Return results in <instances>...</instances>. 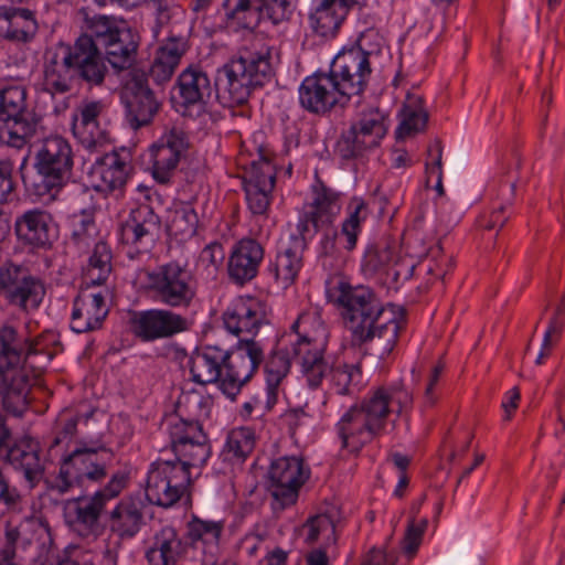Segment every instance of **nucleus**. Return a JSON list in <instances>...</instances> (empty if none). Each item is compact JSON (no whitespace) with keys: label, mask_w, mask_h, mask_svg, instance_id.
I'll return each mask as SVG.
<instances>
[{"label":"nucleus","mask_w":565,"mask_h":565,"mask_svg":"<svg viewBox=\"0 0 565 565\" xmlns=\"http://www.w3.org/2000/svg\"><path fill=\"white\" fill-rule=\"evenodd\" d=\"M255 447L254 431L248 427L233 429L226 441V450L238 459L246 458Z\"/></svg>","instance_id":"54"},{"label":"nucleus","mask_w":565,"mask_h":565,"mask_svg":"<svg viewBox=\"0 0 565 565\" xmlns=\"http://www.w3.org/2000/svg\"><path fill=\"white\" fill-rule=\"evenodd\" d=\"M109 287L99 289L83 287L73 303L71 328L77 333L90 332L102 327L108 315Z\"/></svg>","instance_id":"22"},{"label":"nucleus","mask_w":565,"mask_h":565,"mask_svg":"<svg viewBox=\"0 0 565 565\" xmlns=\"http://www.w3.org/2000/svg\"><path fill=\"white\" fill-rule=\"evenodd\" d=\"M109 529L120 539H131L141 529L143 523V503L134 497L121 499L110 511Z\"/></svg>","instance_id":"36"},{"label":"nucleus","mask_w":565,"mask_h":565,"mask_svg":"<svg viewBox=\"0 0 565 565\" xmlns=\"http://www.w3.org/2000/svg\"><path fill=\"white\" fill-rule=\"evenodd\" d=\"M339 512L331 509L310 516L300 527V536L307 545L330 547L337 542L335 525Z\"/></svg>","instance_id":"42"},{"label":"nucleus","mask_w":565,"mask_h":565,"mask_svg":"<svg viewBox=\"0 0 565 565\" xmlns=\"http://www.w3.org/2000/svg\"><path fill=\"white\" fill-rule=\"evenodd\" d=\"M188 147L184 130L173 126L150 148L152 175L158 182L166 184L170 181Z\"/></svg>","instance_id":"25"},{"label":"nucleus","mask_w":565,"mask_h":565,"mask_svg":"<svg viewBox=\"0 0 565 565\" xmlns=\"http://www.w3.org/2000/svg\"><path fill=\"white\" fill-rule=\"evenodd\" d=\"M129 479L128 471L118 470L94 494L67 501L65 516L70 525L83 537L96 536L100 532V516L108 502L121 494L128 487Z\"/></svg>","instance_id":"9"},{"label":"nucleus","mask_w":565,"mask_h":565,"mask_svg":"<svg viewBox=\"0 0 565 565\" xmlns=\"http://www.w3.org/2000/svg\"><path fill=\"white\" fill-rule=\"evenodd\" d=\"M348 217L342 224L341 236L345 238V249L352 250L356 246L358 236L361 232V223L369 215L366 202L362 198L354 196L348 204Z\"/></svg>","instance_id":"46"},{"label":"nucleus","mask_w":565,"mask_h":565,"mask_svg":"<svg viewBox=\"0 0 565 565\" xmlns=\"http://www.w3.org/2000/svg\"><path fill=\"white\" fill-rule=\"evenodd\" d=\"M404 115L405 119L398 129L401 135H409L412 132H417L424 129L428 119V115L423 109L422 97L408 95L404 107Z\"/></svg>","instance_id":"51"},{"label":"nucleus","mask_w":565,"mask_h":565,"mask_svg":"<svg viewBox=\"0 0 565 565\" xmlns=\"http://www.w3.org/2000/svg\"><path fill=\"white\" fill-rule=\"evenodd\" d=\"M86 33L77 39H88L96 51V61L105 64L102 54V47L115 39L119 33L126 30L129 25L125 20L117 19L113 15L104 14H85Z\"/></svg>","instance_id":"38"},{"label":"nucleus","mask_w":565,"mask_h":565,"mask_svg":"<svg viewBox=\"0 0 565 565\" xmlns=\"http://www.w3.org/2000/svg\"><path fill=\"white\" fill-rule=\"evenodd\" d=\"M103 109L102 102L90 100L82 103L73 114V135L87 149H94L104 140V132L99 127Z\"/></svg>","instance_id":"33"},{"label":"nucleus","mask_w":565,"mask_h":565,"mask_svg":"<svg viewBox=\"0 0 565 565\" xmlns=\"http://www.w3.org/2000/svg\"><path fill=\"white\" fill-rule=\"evenodd\" d=\"M113 254L107 243H95L86 266L83 268V287L103 288L113 274Z\"/></svg>","instance_id":"43"},{"label":"nucleus","mask_w":565,"mask_h":565,"mask_svg":"<svg viewBox=\"0 0 565 565\" xmlns=\"http://www.w3.org/2000/svg\"><path fill=\"white\" fill-rule=\"evenodd\" d=\"M130 329L135 337L150 342L186 330V320L169 310L151 309L136 312L130 319Z\"/></svg>","instance_id":"26"},{"label":"nucleus","mask_w":565,"mask_h":565,"mask_svg":"<svg viewBox=\"0 0 565 565\" xmlns=\"http://www.w3.org/2000/svg\"><path fill=\"white\" fill-rule=\"evenodd\" d=\"M276 182V169L268 158L260 157L259 160L253 161L250 168L244 177V185L265 186L267 190H274Z\"/></svg>","instance_id":"52"},{"label":"nucleus","mask_w":565,"mask_h":565,"mask_svg":"<svg viewBox=\"0 0 565 565\" xmlns=\"http://www.w3.org/2000/svg\"><path fill=\"white\" fill-rule=\"evenodd\" d=\"M307 476L302 460L297 457H281L275 460L268 470V491L274 510H284L296 503L300 487Z\"/></svg>","instance_id":"20"},{"label":"nucleus","mask_w":565,"mask_h":565,"mask_svg":"<svg viewBox=\"0 0 565 565\" xmlns=\"http://www.w3.org/2000/svg\"><path fill=\"white\" fill-rule=\"evenodd\" d=\"M148 289L156 301L171 308L189 307L195 297L191 273L175 262L148 273Z\"/></svg>","instance_id":"13"},{"label":"nucleus","mask_w":565,"mask_h":565,"mask_svg":"<svg viewBox=\"0 0 565 565\" xmlns=\"http://www.w3.org/2000/svg\"><path fill=\"white\" fill-rule=\"evenodd\" d=\"M7 461L12 468L22 473L30 489H34L45 475V460L41 457L38 441L30 437L22 438L13 445L8 444Z\"/></svg>","instance_id":"28"},{"label":"nucleus","mask_w":565,"mask_h":565,"mask_svg":"<svg viewBox=\"0 0 565 565\" xmlns=\"http://www.w3.org/2000/svg\"><path fill=\"white\" fill-rule=\"evenodd\" d=\"M244 191L249 211L254 215H265L270 205L273 190L252 184L244 185Z\"/></svg>","instance_id":"58"},{"label":"nucleus","mask_w":565,"mask_h":565,"mask_svg":"<svg viewBox=\"0 0 565 565\" xmlns=\"http://www.w3.org/2000/svg\"><path fill=\"white\" fill-rule=\"evenodd\" d=\"M223 246L218 243H211L200 254V263L206 267L217 268L224 260Z\"/></svg>","instance_id":"62"},{"label":"nucleus","mask_w":565,"mask_h":565,"mask_svg":"<svg viewBox=\"0 0 565 565\" xmlns=\"http://www.w3.org/2000/svg\"><path fill=\"white\" fill-rule=\"evenodd\" d=\"M387 132L386 116L379 108H369L344 131L337 142V153L345 160L361 156L379 146Z\"/></svg>","instance_id":"15"},{"label":"nucleus","mask_w":565,"mask_h":565,"mask_svg":"<svg viewBox=\"0 0 565 565\" xmlns=\"http://www.w3.org/2000/svg\"><path fill=\"white\" fill-rule=\"evenodd\" d=\"M413 395L403 387H380L360 405H353L338 423L342 446L353 451L385 431L388 415L411 407Z\"/></svg>","instance_id":"3"},{"label":"nucleus","mask_w":565,"mask_h":565,"mask_svg":"<svg viewBox=\"0 0 565 565\" xmlns=\"http://www.w3.org/2000/svg\"><path fill=\"white\" fill-rule=\"evenodd\" d=\"M161 234V218L149 205L132 210L120 225L122 244L131 246L137 253L149 252Z\"/></svg>","instance_id":"23"},{"label":"nucleus","mask_w":565,"mask_h":565,"mask_svg":"<svg viewBox=\"0 0 565 565\" xmlns=\"http://www.w3.org/2000/svg\"><path fill=\"white\" fill-rule=\"evenodd\" d=\"M138 46V34L128 26L102 47V54L104 61L107 60L114 70L120 72L132 66Z\"/></svg>","instance_id":"40"},{"label":"nucleus","mask_w":565,"mask_h":565,"mask_svg":"<svg viewBox=\"0 0 565 565\" xmlns=\"http://www.w3.org/2000/svg\"><path fill=\"white\" fill-rule=\"evenodd\" d=\"M301 323L302 317H299L291 326V331L281 337L278 349L266 363L268 394L274 397L277 387L289 373L291 360L299 363L302 377L311 390L318 388L329 372L324 341L301 334Z\"/></svg>","instance_id":"4"},{"label":"nucleus","mask_w":565,"mask_h":565,"mask_svg":"<svg viewBox=\"0 0 565 565\" xmlns=\"http://www.w3.org/2000/svg\"><path fill=\"white\" fill-rule=\"evenodd\" d=\"M15 162L13 159L6 157L0 158V203H8L13 200L17 190V181L13 172Z\"/></svg>","instance_id":"57"},{"label":"nucleus","mask_w":565,"mask_h":565,"mask_svg":"<svg viewBox=\"0 0 565 565\" xmlns=\"http://www.w3.org/2000/svg\"><path fill=\"white\" fill-rule=\"evenodd\" d=\"M401 259L395 256L394 249L386 244L370 245L363 255L361 270L367 278H388L397 279L399 276L407 277L414 265H409L406 270L399 269Z\"/></svg>","instance_id":"30"},{"label":"nucleus","mask_w":565,"mask_h":565,"mask_svg":"<svg viewBox=\"0 0 565 565\" xmlns=\"http://www.w3.org/2000/svg\"><path fill=\"white\" fill-rule=\"evenodd\" d=\"M274 74L268 53L241 54L217 71L216 97L224 106L233 107L247 102L252 90L269 82Z\"/></svg>","instance_id":"6"},{"label":"nucleus","mask_w":565,"mask_h":565,"mask_svg":"<svg viewBox=\"0 0 565 565\" xmlns=\"http://www.w3.org/2000/svg\"><path fill=\"white\" fill-rule=\"evenodd\" d=\"M14 231L18 239L32 248L49 249L56 239L53 216L39 207L19 215L15 218Z\"/></svg>","instance_id":"27"},{"label":"nucleus","mask_w":565,"mask_h":565,"mask_svg":"<svg viewBox=\"0 0 565 565\" xmlns=\"http://www.w3.org/2000/svg\"><path fill=\"white\" fill-rule=\"evenodd\" d=\"M371 72L369 58L359 50H343L330 67V73L349 99L363 93Z\"/></svg>","instance_id":"24"},{"label":"nucleus","mask_w":565,"mask_h":565,"mask_svg":"<svg viewBox=\"0 0 565 565\" xmlns=\"http://www.w3.org/2000/svg\"><path fill=\"white\" fill-rule=\"evenodd\" d=\"M381 46V38L379 33L372 29L366 30L361 33L360 38L356 41V45L352 46L350 50H359L364 53L365 57L369 58L371 54L374 52H379Z\"/></svg>","instance_id":"61"},{"label":"nucleus","mask_w":565,"mask_h":565,"mask_svg":"<svg viewBox=\"0 0 565 565\" xmlns=\"http://www.w3.org/2000/svg\"><path fill=\"white\" fill-rule=\"evenodd\" d=\"M175 456L173 467L191 476V469L205 463L211 454L207 436L199 422L170 416L164 423ZM171 461V459H169Z\"/></svg>","instance_id":"10"},{"label":"nucleus","mask_w":565,"mask_h":565,"mask_svg":"<svg viewBox=\"0 0 565 565\" xmlns=\"http://www.w3.org/2000/svg\"><path fill=\"white\" fill-rule=\"evenodd\" d=\"M107 73L106 64L96 61L88 39H76L72 45L60 42L44 54L42 89L51 96L63 95L78 79L88 86H100Z\"/></svg>","instance_id":"2"},{"label":"nucleus","mask_w":565,"mask_h":565,"mask_svg":"<svg viewBox=\"0 0 565 565\" xmlns=\"http://www.w3.org/2000/svg\"><path fill=\"white\" fill-rule=\"evenodd\" d=\"M0 504H3L9 512H20L22 510L23 498L20 491L10 484L9 480L0 489Z\"/></svg>","instance_id":"60"},{"label":"nucleus","mask_w":565,"mask_h":565,"mask_svg":"<svg viewBox=\"0 0 565 565\" xmlns=\"http://www.w3.org/2000/svg\"><path fill=\"white\" fill-rule=\"evenodd\" d=\"M156 8V30L179 25L185 18L184 10L174 0H152ZM168 32V35L170 34ZM174 34V32H172Z\"/></svg>","instance_id":"53"},{"label":"nucleus","mask_w":565,"mask_h":565,"mask_svg":"<svg viewBox=\"0 0 565 565\" xmlns=\"http://www.w3.org/2000/svg\"><path fill=\"white\" fill-rule=\"evenodd\" d=\"M354 0H321L310 15L315 32L321 36H333L345 19Z\"/></svg>","instance_id":"39"},{"label":"nucleus","mask_w":565,"mask_h":565,"mask_svg":"<svg viewBox=\"0 0 565 565\" xmlns=\"http://www.w3.org/2000/svg\"><path fill=\"white\" fill-rule=\"evenodd\" d=\"M298 93L301 107L316 115H324L335 106L343 107L350 100L330 72L307 76Z\"/></svg>","instance_id":"21"},{"label":"nucleus","mask_w":565,"mask_h":565,"mask_svg":"<svg viewBox=\"0 0 565 565\" xmlns=\"http://www.w3.org/2000/svg\"><path fill=\"white\" fill-rule=\"evenodd\" d=\"M34 11L26 7H0V30L4 39L19 43H29L38 32Z\"/></svg>","instance_id":"32"},{"label":"nucleus","mask_w":565,"mask_h":565,"mask_svg":"<svg viewBox=\"0 0 565 565\" xmlns=\"http://www.w3.org/2000/svg\"><path fill=\"white\" fill-rule=\"evenodd\" d=\"M116 456L108 448L77 447L62 460L60 471L49 488L65 494L75 488H85L89 482L99 483L116 472Z\"/></svg>","instance_id":"7"},{"label":"nucleus","mask_w":565,"mask_h":565,"mask_svg":"<svg viewBox=\"0 0 565 565\" xmlns=\"http://www.w3.org/2000/svg\"><path fill=\"white\" fill-rule=\"evenodd\" d=\"M224 355L220 388L234 399L262 364L264 352L257 341L243 338L233 351L224 349Z\"/></svg>","instance_id":"14"},{"label":"nucleus","mask_w":565,"mask_h":565,"mask_svg":"<svg viewBox=\"0 0 565 565\" xmlns=\"http://www.w3.org/2000/svg\"><path fill=\"white\" fill-rule=\"evenodd\" d=\"M130 166L128 161L117 152L103 156L95 166V174L99 177L100 191L113 192L121 190L127 182Z\"/></svg>","instance_id":"44"},{"label":"nucleus","mask_w":565,"mask_h":565,"mask_svg":"<svg viewBox=\"0 0 565 565\" xmlns=\"http://www.w3.org/2000/svg\"><path fill=\"white\" fill-rule=\"evenodd\" d=\"M130 79L125 85L124 102L126 118L130 127L139 129L152 122L162 103L150 88L148 75L140 70H132Z\"/></svg>","instance_id":"18"},{"label":"nucleus","mask_w":565,"mask_h":565,"mask_svg":"<svg viewBox=\"0 0 565 565\" xmlns=\"http://www.w3.org/2000/svg\"><path fill=\"white\" fill-rule=\"evenodd\" d=\"M42 335L33 339L24 337L15 328L0 326V373H15L29 366L32 370H41L44 361H50L51 355L42 345Z\"/></svg>","instance_id":"12"},{"label":"nucleus","mask_w":565,"mask_h":565,"mask_svg":"<svg viewBox=\"0 0 565 565\" xmlns=\"http://www.w3.org/2000/svg\"><path fill=\"white\" fill-rule=\"evenodd\" d=\"M223 322L231 333L253 339L267 320L259 303L254 300H238L224 312Z\"/></svg>","instance_id":"29"},{"label":"nucleus","mask_w":565,"mask_h":565,"mask_svg":"<svg viewBox=\"0 0 565 565\" xmlns=\"http://www.w3.org/2000/svg\"><path fill=\"white\" fill-rule=\"evenodd\" d=\"M25 89L12 86L0 92V141L23 149L35 134L38 120L26 109Z\"/></svg>","instance_id":"11"},{"label":"nucleus","mask_w":565,"mask_h":565,"mask_svg":"<svg viewBox=\"0 0 565 565\" xmlns=\"http://www.w3.org/2000/svg\"><path fill=\"white\" fill-rule=\"evenodd\" d=\"M98 235L94 217L88 213L74 214L70 218V242L79 250L95 245Z\"/></svg>","instance_id":"47"},{"label":"nucleus","mask_w":565,"mask_h":565,"mask_svg":"<svg viewBox=\"0 0 565 565\" xmlns=\"http://www.w3.org/2000/svg\"><path fill=\"white\" fill-rule=\"evenodd\" d=\"M264 258L263 246L253 238L241 239L231 254L228 275L237 284L243 285L254 279Z\"/></svg>","instance_id":"31"},{"label":"nucleus","mask_w":565,"mask_h":565,"mask_svg":"<svg viewBox=\"0 0 565 565\" xmlns=\"http://www.w3.org/2000/svg\"><path fill=\"white\" fill-rule=\"evenodd\" d=\"M340 212L339 195L323 188L318 192L313 203L301 215L297 225V234H291L287 241L280 242L275 263L270 270L276 280L287 288L292 285L303 267L306 235L331 224Z\"/></svg>","instance_id":"5"},{"label":"nucleus","mask_w":565,"mask_h":565,"mask_svg":"<svg viewBox=\"0 0 565 565\" xmlns=\"http://www.w3.org/2000/svg\"><path fill=\"white\" fill-rule=\"evenodd\" d=\"M73 164V150L68 141L60 136H51L35 154V174H22L23 184L38 196H54L71 179Z\"/></svg>","instance_id":"8"},{"label":"nucleus","mask_w":565,"mask_h":565,"mask_svg":"<svg viewBox=\"0 0 565 565\" xmlns=\"http://www.w3.org/2000/svg\"><path fill=\"white\" fill-rule=\"evenodd\" d=\"M290 0H225L224 10L228 19L248 31H254L265 17L274 24L288 20L292 13Z\"/></svg>","instance_id":"19"},{"label":"nucleus","mask_w":565,"mask_h":565,"mask_svg":"<svg viewBox=\"0 0 565 565\" xmlns=\"http://www.w3.org/2000/svg\"><path fill=\"white\" fill-rule=\"evenodd\" d=\"M29 542L22 537L20 525L7 522L4 526L3 541L0 547V565H22L20 551Z\"/></svg>","instance_id":"50"},{"label":"nucleus","mask_w":565,"mask_h":565,"mask_svg":"<svg viewBox=\"0 0 565 565\" xmlns=\"http://www.w3.org/2000/svg\"><path fill=\"white\" fill-rule=\"evenodd\" d=\"M265 537L258 533H248L239 542L238 548L243 554L253 557L257 554L258 547Z\"/></svg>","instance_id":"64"},{"label":"nucleus","mask_w":565,"mask_h":565,"mask_svg":"<svg viewBox=\"0 0 565 565\" xmlns=\"http://www.w3.org/2000/svg\"><path fill=\"white\" fill-rule=\"evenodd\" d=\"M185 552L186 544L178 531L173 526L166 525L153 534L151 544L146 551V558L149 565H175Z\"/></svg>","instance_id":"34"},{"label":"nucleus","mask_w":565,"mask_h":565,"mask_svg":"<svg viewBox=\"0 0 565 565\" xmlns=\"http://www.w3.org/2000/svg\"><path fill=\"white\" fill-rule=\"evenodd\" d=\"M331 385L339 395H352L362 385V371L358 364H340L335 367L329 365Z\"/></svg>","instance_id":"49"},{"label":"nucleus","mask_w":565,"mask_h":565,"mask_svg":"<svg viewBox=\"0 0 565 565\" xmlns=\"http://www.w3.org/2000/svg\"><path fill=\"white\" fill-rule=\"evenodd\" d=\"M224 530L223 520H205L193 515L186 523V537L192 544L202 542L217 546Z\"/></svg>","instance_id":"48"},{"label":"nucleus","mask_w":565,"mask_h":565,"mask_svg":"<svg viewBox=\"0 0 565 565\" xmlns=\"http://www.w3.org/2000/svg\"><path fill=\"white\" fill-rule=\"evenodd\" d=\"M337 233L333 232L331 235L327 234L321 242V257L323 258V266H327V260H337L339 257V249L337 247ZM330 267H333V263H329Z\"/></svg>","instance_id":"63"},{"label":"nucleus","mask_w":565,"mask_h":565,"mask_svg":"<svg viewBox=\"0 0 565 565\" xmlns=\"http://www.w3.org/2000/svg\"><path fill=\"white\" fill-rule=\"evenodd\" d=\"M186 39L175 35L170 31L169 36L162 43L153 58L149 75L157 84H163L171 79L181 57L186 52Z\"/></svg>","instance_id":"35"},{"label":"nucleus","mask_w":565,"mask_h":565,"mask_svg":"<svg viewBox=\"0 0 565 565\" xmlns=\"http://www.w3.org/2000/svg\"><path fill=\"white\" fill-rule=\"evenodd\" d=\"M224 349L218 345H204L190 359L192 380L201 385L220 382L222 384Z\"/></svg>","instance_id":"37"},{"label":"nucleus","mask_w":565,"mask_h":565,"mask_svg":"<svg viewBox=\"0 0 565 565\" xmlns=\"http://www.w3.org/2000/svg\"><path fill=\"white\" fill-rule=\"evenodd\" d=\"M190 482V475L182 468L173 467L169 459L159 458L148 472L146 498L151 504L170 508L185 493Z\"/></svg>","instance_id":"17"},{"label":"nucleus","mask_w":565,"mask_h":565,"mask_svg":"<svg viewBox=\"0 0 565 565\" xmlns=\"http://www.w3.org/2000/svg\"><path fill=\"white\" fill-rule=\"evenodd\" d=\"M175 89L185 107L205 104L212 95L209 76L196 67H188L179 75Z\"/></svg>","instance_id":"41"},{"label":"nucleus","mask_w":565,"mask_h":565,"mask_svg":"<svg viewBox=\"0 0 565 565\" xmlns=\"http://www.w3.org/2000/svg\"><path fill=\"white\" fill-rule=\"evenodd\" d=\"M77 423V416L67 412L61 413L56 420L55 437L50 445V449H53L65 440L71 439L76 434Z\"/></svg>","instance_id":"59"},{"label":"nucleus","mask_w":565,"mask_h":565,"mask_svg":"<svg viewBox=\"0 0 565 565\" xmlns=\"http://www.w3.org/2000/svg\"><path fill=\"white\" fill-rule=\"evenodd\" d=\"M327 295L340 308L353 344H372L380 358L392 352L401 322L393 308L384 307L372 288L338 280L328 289Z\"/></svg>","instance_id":"1"},{"label":"nucleus","mask_w":565,"mask_h":565,"mask_svg":"<svg viewBox=\"0 0 565 565\" xmlns=\"http://www.w3.org/2000/svg\"><path fill=\"white\" fill-rule=\"evenodd\" d=\"M0 398L3 408L21 416L26 409L25 384L15 373H0Z\"/></svg>","instance_id":"45"},{"label":"nucleus","mask_w":565,"mask_h":565,"mask_svg":"<svg viewBox=\"0 0 565 565\" xmlns=\"http://www.w3.org/2000/svg\"><path fill=\"white\" fill-rule=\"evenodd\" d=\"M427 525V519L416 521L415 516H411L405 531V535L401 542L402 551L408 557H413L416 554L419 545L422 544Z\"/></svg>","instance_id":"56"},{"label":"nucleus","mask_w":565,"mask_h":565,"mask_svg":"<svg viewBox=\"0 0 565 565\" xmlns=\"http://www.w3.org/2000/svg\"><path fill=\"white\" fill-rule=\"evenodd\" d=\"M42 280L24 267L7 264L0 267V297L24 312L39 309L45 296Z\"/></svg>","instance_id":"16"},{"label":"nucleus","mask_w":565,"mask_h":565,"mask_svg":"<svg viewBox=\"0 0 565 565\" xmlns=\"http://www.w3.org/2000/svg\"><path fill=\"white\" fill-rule=\"evenodd\" d=\"M199 217L191 205H183L175 210L170 228L177 236L191 237L196 234Z\"/></svg>","instance_id":"55"}]
</instances>
